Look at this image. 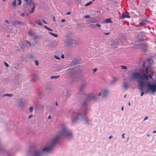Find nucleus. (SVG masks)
Segmentation results:
<instances>
[{
	"instance_id": "nucleus-19",
	"label": "nucleus",
	"mask_w": 156,
	"mask_h": 156,
	"mask_svg": "<svg viewBox=\"0 0 156 156\" xmlns=\"http://www.w3.org/2000/svg\"><path fill=\"white\" fill-rule=\"evenodd\" d=\"M33 106H31L29 108V111L30 112H32L33 111Z\"/></svg>"
},
{
	"instance_id": "nucleus-38",
	"label": "nucleus",
	"mask_w": 156,
	"mask_h": 156,
	"mask_svg": "<svg viewBox=\"0 0 156 156\" xmlns=\"http://www.w3.org/2000/svg\"><path fill=\"white\" fill-rule=\"evenodd\" d=\"M93 72L94 73H95V72H96L97 71V69H93Z\"/></svg>"
},
{
	"instance_id": "nucleus-20",
	"label": "nucleus",
	"mask_w": 156,
	"mask_h": 156,
	"mask_svg": "<svg viewBox=\"0 0 156 156\" xmlns=\"http://www.w3.org/2000/svg\"><path fill=\"white\" fill-rule=\"evenodd\" d=\"M92 3V2H89L86 3L85 4V6H87L90 5Z\"/></svg>"
},
{
	"instance_id": "nucleus-13",
	"label": "nucleus",
	"mask_w": 156,
	"mask_h": 156,
	"mask_svg": "<svg viewBox=\"0 0 156 156\" xmlns=\"http://www.w3.org/2000/svg\"><path fill=\"white\" fill-rule=\"evenodd\" d=\"M105 22L106 23H112V21L111 20V19H107L105 20Z\"/></svg>"
},
{
	"instance_id": "nucleus-39",
	"label": "nucleus",
	"mask_w": 156,
	"mask_h": 156,
	"mask_svg": "<svg viewBox=\"0 0 156 156\" xmlns=\"http://www.w3.org/2000/svg\"><path fill=\"white\" fill-rule=\"evenodd\" d=\"M32 115H30L28 117V119H30L32 117Z\"/></svg>"
},
{
	"instance_id": "nucleus-48",
	"label": "nucleus",
	"mask_w": 156,
	"mask_h": 156,
	"mask_svg": "<svg viewBox=\"0 0 156 156\" xmlns=\"http://www.w3.org/2000/svg\"><path fill=\"white\" fill-rule=\"evenodd\" d=\"M61 57L62 58H64V55L63 54H62L61 56Z\"/></svg>"
},
{
	"instance_id": "nucleus-5",
	"label": "nucleus",
	"mask_w": 156,
	"mask_h": 156,
	"mask_svg": "<svg viewBox=\"0 0 156 156\" xmlns=\"http://www.w3.org/2000/svg\"><path fill=\"white\" fill-rule=\"evenodd\" d=\"M97 98L96 95L91 94L87 97L86 100L87 101H91L93 100H96Z\"/></svg>"
},
{
	"instance_id": "nucleus-16",
	"label": "nucleus",
	"mask_w": 156,
	"mask_h": 156,
	"mask_svg": "<svg viewBox=\"0 0 156 156\" xmlns=\"http://www.w3.org/2000/svg\"><path fill=\"white\" fill-rule=\"evenodd\" d=\"M13 95L12 94H4L3 96H7L9 97L12 96Z\"/></svg>"
},
{
	"instance_id": "nucleus-55",
	"label": "nucleus",
	"mask_w": 156,
	"mask_h": 156,
	"mask_svg": "<svg viewBox=\"0 0 156 156\" xmlns=\"http://www.w3.org/2000/svg\"><path fill=\"white\" fill-rule=\"evenodd\" d=\"M90 25V26H91V27H93V26H94V25H93V24H91V25Z\"/></svg>"
},
{
	"instance_id": "nucleus-59",
	"label": "nucleus",
	"mask_w": 156,
	"mask_h": 156,
	"mask_svg": "<svg viewBox=\"0 0 156 156\" xmlns=\"http://www.w3.org/2000/svg\"><path fill=\"white\" fill-rule=\"evenodd\" d=\"M126 95H125L124 96V98H126Z\"/></svg>"
},
{
	"instance_id": "nucleus-63",
	"label": "nucleus",
	"mask_w": 156,
	"mask_h": 156,
	"mask_svg": "<svg viewBox=\"0 0 156 156\" xmlns=\"http://www.w3.org/2000/svg\"><path fill=\"white\" fill-rule=\"evenodd\" d=\"M128 139H127V141H128Z\"/></svg>"
},
{
	"instance_id": "nucleus-4",
	"label": "nucleus",
	"mask_w": 156,
	"mask_h": 156,
	"mask_svg": "<svg viewBox=\"0 0 156 156\" xmlns=\"http://www.w3.org/2000/svg\"><path fill=\"white\" fill-rule=\"evenodd\" d=\"M148 90L152 93H154L156 91V84H153L149 83L146 84Z\"/></svg>"
},
{
	"instance_id": "nucleus-36",
	"label": "nucleus",
	"mask_w": 156,
	"mask_h": 156,
	"mask_svg": "<svg viewBox=\"0 0 156 156\" xmlns=\"http://www.w3.org/2000/svg\"><path fill=\"white\" fill-rule=\"evenodd\" d=\"M110 34V32H108V33H104V34L105 35H107Z\"/></svg>"
},
{
	"instance_id": "nucleus-37",
	"label": "nucleus",
	"mask_w": 156,
	"mask_h": 156,
	"mask_svg": "<svg viewBox=\"0 0 156 156\" xmlns=\"http://www.w3.org/2000/svg\"><path fill=\"white\" fill-rule=\"evenodd\" d=\"M144 92L143 91H142L141 93L140 96H143L144 95Z\"/></svg>"
},
{
	"instance_id": "nucleus-34",
	"label": "nucleus",
	"mask_w": 156,
	"mask_h": 156,
	"mask_svg": "<svg viewBox=\"0 0 156 156\" xmlns=\"http://www.w3.org/2000/svg\"><path fill=\"white\" fill-rule=\"evenodd\" d=\"M58 77V76H52L51 77V79H52L53 78H56Z\"/></svg>"
},
{
	"instance_id": "nucleus-35",
	"label": "nucleus",
	"mask_w": 156,
	"mask_h": 156,
	"mask_svg": "<svg viewBox=\"0 0 156 156\" xmlns=\"http://www.w3.org/2000/svg\"><path fill=\"white\" fill-rule=\"evenodd\" d=\"M86 104V101H84L83 102V105L84 106H85Z\"/></svg>"
},
{
	"instance_id": "nucleus-28",
	"label": "nucleus",
	"mask_w": 156,
	"mask_h": 156,
	"mask_svg": "<svg viewBox=\"0 0 156 156\" xmlns=\"http://www.w3.org/2000/svg\"><path fill=\"white\" fill-rule=\"evenodd\" d=\"M84 18H85L87 19V18H90V17L89 16L86 15L84 16Z\"/></svg>"
},
{
	"instance_id": "nucleus-26",
	"label": "nucleus",
	"mask_w": 156,
	"mask_h": 156,
	"mask_svg": "<svg viewBox=\"0 0 156 156\" xmlns=\"http://www.w3.org/2000/svg\"><path fill=\"white\" fill-rule=\"evenodd\" d=\"M4 63L5 66L6 67H8L9 66V64L7 63L6 62H4Z\"/></svg>"
},
{
	"instance_id": "nucleus-12",
	"label": "nucleus",
	"mask_w": 156,
	"mask_h": 156,
	"mask_svg": "<svg viewBox=\"0 0 156 156\" xmlns=\"http://www.w3.org/2000/svg\"><path fill=\"white\" fill-rule=\"evenodd\" d=\"M35 23L39 25L40 26H42L43 24L42 23L40 22V20H36V22H35Z\"/></svg>"
},
{
	"instance_id": "nucleus-45",
	"label": "nucleus",
	"mask_w": 156,
	"mask_h": 156,
	"mask_svg": "<svg viewBox=\"0 0 156 156\" xmlns=\"http://www.w3.org/2000/svg\"><path fill=\"white\" fill-rule=\"evenodd\" d=\"M124 133H123L122 135V137L123 139H124V138H125V136H124Z\"/></svg>"
},
{
	"instance_id": "nucleus-62",
	"label": "nucleus",
	"mask_w": 156,
	"mask_h": 156,
	"mask_svg": "<svg viewBox=\"0 0 156 156\" xmlns=\"http://www.w3.org/2000/svg\"><path fill=\"white\" fill-rule=\"evenodd\" d=\"M150 62H152V60H150Z\"/></svg>"
},
{
	"instance_id": "nucleus-21",
	"label": "nucleus",
	"mask_w": 156,
	"mask_h": 156,
	"mask_svg": "<svg viewBox=\"0 0 156 156\" xmlns=\"http://www.w3.org/2000/svg\"><path fill=\"white\" fill-rule=\"evenodd\" d=\"M84 87V85H83L81 86V88L79 89V90L81 91L82 90H83V88Z\"/></svg>"
},
{
	"instance_id": "nucleus-53",
	"label": "nucleus",
	"mask_w": 156,
	"mask_h": 156,
	"mask_svg": "<svg viewBox=\"0 0 156 156\" xmlns=\"http://www.w3.org/2000/svg\"><path fill=\"white\" fill-rule=\"evenodd\" d=\"M53 20L54 21H55V18L54 16L53 17Z\"/></svg>"
},
{
	"instance_id": "nucleus-10",
	"label": "nucleus",
	"mask_w": 156,
	"mask_h": 156,
	"mask_svg": "<svg viewBox=\"0 0 156 156\" xmlns=\"http://www.w3.org/2000/svg\"><path fill=\"white\" fill-rule=\"evenodd\" d=\"M108 91L107 90H105L102 92V96L103 97H105L108 95Z\"/></svg>"
},
{
	"instance_id": "nucleus-29",
	"label": "nucleus",
	"mask_w": 156,
	"mask_h": 156,
	"mask_svg": "<svg viewBox=\"0 0 156 156\" xmlns=\"http://www.w3.org/2000/svg\"><path fill=\"white\" fill-rule=\"evenodd\" d=\"M140 24L142 26H144L145 25V23H144V21L140 23Z\"/></svg>"
},
{
	"instance_id": "nucleus-41",
	"label": "nucleus",
	"mask_w": 156,
	"mask_h": 156,
	"mask_svg": "<svg viewBox=\"0 0 156 156\" xmlns=\"http://www.w3.org/2000/svg\"><path fill=\"white\" fill-rule=\"evenodd\" d=\"M20 16H24V13H22V14L20 15Z\"/></svg>"
},
{
	"instance_id": "nucleus-42",
	"label": "nucleus",
	"mask_w": 156,
	"mask_h": 156,
	"mask_svg": "<svg viewBox=\"0 0 156 156\" xmlns=\"http://www.w3.org/2000/svg\"><path fill=\"white\" fill-rule=\"evenodd\" d=\"M42 22L44 23L47 24V23L44 20H42Z\"/></svg>"
},
{
	"instance_id": "nucleus-2",
	"label": "nucleus",
	"mask_w": 156,
	"mask_h": 156,
	"mask_svg": "<svg viewBox=\"0 0 156 156\" xmlns=\"http://www.w3.org/2000/svg\"><path fill=\"white\" fill-rule=\"evenodd\" d=\"M145 72L147 75L144 73L141 75L139 73H133L131 75V78L133 79H138L139 82L140 81H142L144 79L148 80V77L153 79L152 76H153L154 73L153 70L150 69V67H147L145 69Z\"/></svg>"
},
{
	"instance_id": "nucleus-50",
	"label": "nucleus",
	"mask_w": 156,
	"mask_h": 156,
	"mask_svg": "<svg viewBox=\"0 0 156 156\" xmlns=\"http://www.w3.org/2000/svg\"><path fill=\"white\" fill-rule=\"evenodd\" d=\"M101 92H100V93H99V94H98V96H101Z\"/></svg>"
},
{
	"instance_id": "nucleus-64",
	"label": "nucleus",
	"mask_w": 156,
	"mask_h": 156,
	"mask_svg": "<svg viewBox=\"0 0 156 156\" xmlns=\"http://www.w3.org/2000/svg\"><path fill=\"white\" fill-rule=\"evenodd\" d=\"M94 0H93V1H94Z\"/></svg>"
},
{
	"instance_id": "nucleus-27",
	"label": "nucleus",
	"mask_w": 156,
	"mask_h": 156,
	"mask_svg": "<svg viewBox=\"0 0 156 156\" xmlns=\"http://www.w3.org/2000/svg\"><path fill=\"white\" fill-rule=\"evenodd\" d=\"M119 80L118 78H114L113 79V81L114 82H115L117 80Z\"/></svg>"
},
{
	"instance_id": "nucleus-31",
	"label": "nucleus",
	"mask_w": 156,
	"mask_h": 156,
	"mask_svg": "<svg viewBox=\"0 0 156 156\" xmlns=\"http://www.w3.org/2000/svg\"><path fill=\"white\" fill-rule=\"evenodd\" d=\"M26 42L27 44H29V45L30 46H31V44L30 43V42H29L28 41H26Z\"/></svg>"
},
{
	"instance_id": "nucleus-9",
	"label": "nucleus",
	"mask_w": 156,
	"mask_h": 156,
	"mask_svg": "<svg viewBox=\"0 0 156 156\" xmlns=\"http://www.w3.org/2000/svg\"><path fill=\"white\" fill-rule=\"evenodd\" d=\"M75 41L72 39H70L66 43V44L67 45H73V41Z\"/></svg>"
},
{
	"instance_id": "nucleus-52",
	"label": "nucleus",
	"mask_w": 156,
	"mask_h": 156,
	"mask_svg": "<svg viewBox=\"0 0 156 156\" xmlns=\"http://www.w3.org/2000/svg\"><path fill=\"white\" fill-rule=\"evenodd\" d=\"M123 108H124L123 107V106H122L121 107V108L122 111L123 110Z\"/></svg>"
},
{
	"instance_id": "nucleus-24",
	"label": "nucleus",
	"mask_w": 156,
	"mask_h": 156,
	"mask_svg": "<svg viewBox=\"0 0 156 156\" xmlns=\"http://www.w3.org/2000/svg\"><path fill=\"white\" fill-rule=\"evenodd\" d=\"M121 68L122 69H127V67L126 66H121Z\"/></svg>"
},
{
	"instance_id": "nucleus-6",
	"label": "nucleus",
	"mask_w": 156,
	"mask_h": 156,
	"mask_svg": "<svg viewBox=\"0 0 156 156\" xmlns=\"http://www.w3.org/2000/svg\"><path fill=\"white\" fill-rule=\"evenodd\" d=\"M129 13L128 12H123L122 14V16L121 17L122 19H123L125 18H130Z\"/></svg>"
},
{
	"instance_id": "nucleus-56",
	"label": "nucleus",
	"mask_w": 156,
	"mask_h": 156,
	"mask_svg": "<svg viewBox=\"0 0 156 156\" xmlns=\"http://www.w3.org/2000/svg\"><path fill=\"white\" fill-rule=\"evenodd\" d=\"M55 104H56V105H58V103H57V102H55Z\"/></svg>"
},
{
	"instance_id": "nucleus-57",
	"label": "nucleus",
	"mask_w": 156,
	"mask_h": 156,
	"mask_svg": "<svg viewBox=\"0 0 156 156\" xmlns=\"http://www.w3.org/2000/svg\"><path fill=\"white\" fill-rule=\"evenodd\" d=\"M142 66H143V67H144L145 66H144V64H143V65H142Z\"/></svg>"
},
{
	"instance_id": "nucleus-47",
	"label": "nucleus",
	"mask_w": 156,
	"mask_h": 156,
	"mask_svg": "<svg viewBox=\"0 0 156 156\" xmlns=\"http://www.w3.org/2000/svg\"><path fill=\"white\" fill-rule=\"evenodd\" d=\"M71 12H67L66 14L67 15H69L70 14Z\"/></svg>"
},
{
	"instance_id": "nucleus-22",
	"label": "nucleus",
	"mask_w": 156,
	"mask_h": 156,
	"mask_svg": "<svg viewBox=\"0 0 156 156\" xmlns=\"http://www.w3.org/2000/svg\"><path fill=\"white\" fill-rule=\"evenodd\" d=\"M16 0H14L13 2L12 5L13 6H16Z\"/></svg>"
},
{
	"instance_id": "nucleus-17",
	"label": "nucleus",
	"mask_w": 156,
	"mask_h": 156,
	"mask_svg": "<svg viewBox=\"0 0 156 156\" xmlns=\"http://www.w3.org/2000/svg\"><path fill=\"white\" fill-rule=\"evenodd\" d=\"M21 23L19 21H15L14 22V25H16V24H20Z\"/></svg>"
},
{
	"instance_id": "nucleus-54",
	"label": "nucleus",
	"mask_w": 156,
	"mask_h": 156,
	"mask_svg": "<svg viewBox=\"0 0 156 156\" xmlns=\"http://www.w3.org/2000/svg\"><path fill=\"white\" fill-rule=\"evenodd\" d=\"M156 132V130H154L153 131V133H154Z\"/></svg>"
},
{
	"instance_id": "nucleus-1",
	"label": "nucleus",
	"mask_w": 156,
	"mask_h": 156,
	"mask_svg": "<svg viewBox=\"0 0 156 156\" xmlns=\"http://www.w3.org/2000/svg\"><path fill=\"white\" fill-rule=\"evenodd\" d=\"M59 134L58 136H55L50 143L48 144V146L45 147L42 149L35 151L32 156H41L43 153L49 152L52 150L53 147L58 142L60 137H67L70 139L73 137V133L65 127L62 128L59 130Z\"/></svg>"
},
{
	"instance_id": "nucleus-33",
	"label": "nucleus",
	"mask_w": 156,
	"mask_h": 156,
	"mask_svg": "<svg viewBox=\"0 0 156 156\" xmlns=\"http://www.w3.org/2000/svg\"><path fill=\"white\" fill-rule=\"evenodd\" d=\"M148 118L146 116L144 118V119L143 121H144L145 120H147L148 119Z\"/></svg>"
},
{
	"instance_id": "nucleus-18",
	"label": "nucleus",
	"mask_w": 156,
	"mask_h": 156,
	"mask_svg": "<svg viewBox=\"0 0 156 156\" xmlns=\"http://www.w3.org/2000/svg\"><path fill=\"white\" fill-rule=\"evenodd\" d=\"M44 28H46L48 30L52 31V30L50 28L48 27H47L46 26L44 25Z\"/></svg>"
},
{
	"instance_id": "nucleus-49",
	"label": "nucleus",
	"mask_w": 156,
	"mask_h": 156,
	"mask_svg": "<svg viewBox=\"0 0 156 156\" xmlns=\"http://www.w3.org/2000/svg\"><path fill=\"white\" fill-rule=\"evenodd\" d=\"M5 22L7 23H9V21L8 20H6L5 21Z\"/></svg>"
},
{
	"instance_id": "nucleus-8",
	"label": "nucleus",
	"mask_w": 156,
	"mask_h": 156,
	"mask_svg": "<svg viewBox=\"0 0 156 156\" xmlns=\"http://www.w3.org/2000/svg\"><path fill=\"white\" fill-rule=\"evenodd\" d=\"M32 5H33V6L31 9V10L29 12L30 13H33L34 12L36 4L35 3L33 2L32 3Z\"/></svg>"
},
{
	"instance_id": "nucleus-32",
	"label": "nucleus",
	"mask_w": 156,
	"mask_h": 156,
	"mask_svg": "<svg viewBox=\"0 0 156 156\" xmlns=\"http://www.w3.org/2000/svg\"><path fill=\"white\" fill-rule=\"evenodd\" d=\"M19 1L18 5H20L21 3V0H18Z\"/></svg>"
},
{
	"instance_id": "nucleus-7",
	"label": "nucleus",
	"mask_w": 156,
	"mask_h": 156,
	"mask_svg": "<svg viewBox=\"0 0 156 156\" xmlns=\"http://www.w3.org/2000/svg\"><path fill=\"white\" fill-rule=\"evenodd\" d=\"M146 83H145L144 80L140 81V82H139L140 89V91L143 90V87L144 85H146Z\"/></svg>"
},
{
	"instance_id": "nucleus-51",
	"label": "nucleus",
	"mask_w": 156,
	"mask_h": 156,
	"mask_svg": "<svg viewBox=\"0 0 156 156\" xmlns=\"http://www.w3.org/2000/svg\"><path fill=\"white\" fill-rule=\"evenodd\" d=\"M51 118L50 116H49L48 117V119H50Z\"/></svg>"
},
{
	"instance_id": "nucleus-44",
	"label": "nucleus",
	"mask_w": 156,
	"mask_h": 156,
	"mask_svg": "<svg viewBox=\"0 0 156 156\" xmlns=\"http://www.w3.org/2000/svg\"><path fill=\"white\" fill-rule=\"evenodd\" d=\"M96 25L97 27H101V25H100V24H97Z\"/></svg>"
},
{
	"instance_id": "nucleus-30",
	"label": "nucleus",
	"mask_w": 156,
	"mask_h": 156,
	"mask_svg": "<svg viewBox=\"0 0 156 156\" xmlns=\"http://www.w3.org/2000/svg\"><path fill=\"white\" fill-rule=\"evenodd\" d=\"M55 57L57 59H60V58L58 56H57L55 55Z\"/></svg>"
},
{
	"instance_id": "nucleus-61",
	"label": "nucleus",
	"mask_w": 156,
	"mask_h": 156,
	"mask_svg": "<svg viewBox=\"0 0 156 156\" xmlns=\"http://www.w3.org/2000/svg\"><path fill=\"white\" fill-rule=\"evenodd\" d=\"M147 136H149V134H148V135H147Z\"/></svg>"
},
{
	"instance_id": "nucleus-14",
	"label": "nucleus",
	"mask_w": 156,
	"mask_h": 156,
	"mask_svg": "<svg viewBox=\"0 0 156 156\" xmlns=\"http://www.w3.org/2000/svg\"><path fill=\"white\" fill-rule=\"evenodd\" d=\"M95 19V18H93L90 20V23H94L96 22Z\"/></svg>"
},
{
	"instance_id": "nucleus-58",
	"label": "nucleus",
	"mask_w": 156,
	"mask_h": 156,
	"mask_svg": "<svg viewBox=\"0 0 156 156\" xmlns=\"http://www.w3.org/2000/svg\"><path fill=\"white\" fill-rule=\"evenodd\" d=\"M128 105H130V102H129V103H128Z\"/></svg>"
},
{
	"instance_id": "nucleus-11",
	"label": "nucleus",
	"mask_w": 156,
	"mask_h": 156,
	"mask_svg": "<svg viewBox=\"0 0 156 156\" xmlns=\"http://www.w3.org/2000/svg\"><path fill=\"white\" fill-rule=\"evenodd\" d=\"M123 87H124L126 89H128V83L126 82H123Z\"/></svg>"
},
{
	"instance_id": "nucleus-60",
	"label": "nucleus",
	"mask_w": 156,
	"mask_h": 156,
	"mask_svg": "<svg viewBox=\"0 0 156 156\" xmlns=\"http://www.w3.org/2000/svg\"><path fill=\"white\" fill-rule=\"evenodd\" d=\"M28 0H25V1H26V2H27V1H28Z\"/></svg>"
},
{
	"instance_id": "nucleus-23",
	"label": "nucleus",
	"mask_w": 156,
	"mask_h": 156,
	"mask_svg": "<svg viewBox=\"0 0 156 156\" xmlns=\"http://www.w3.org/2000/svg\"><path fill=\"white\" fill-rule=\"evenodd\" d=\"M20 105H21L22 107H23L24 105V104H23V103L22 101H21L20 102Z\"/></svg>"
},
{
	"instance_id": "nucleus-46",
	"label": "nucleus",
	"mask_w": 156,
	"mask_h": 156,
	"mask_svg": "<svg viewBox=\"0 0 156 156\" xmlns=\"http://www.w3.org/2000/svg\"><path fill=\"white\" fill-rule=\"evenodd\" d=\"M112 136H110L109 137H108V138L109 139H112Z\"/></svg>"
},
{
	"instance_id": "nucleus-43",
	"label": "nucleus",
	"mask_w": 156,
	"mask_h": 156,
	"mask_svg": "<svg viewBox=\"0 0 156 156\" xmlns=\"http://www.w3.org/2000/svg\"><path fill=\"white\" fill-rule=\"evenodd\" d=\"M61 21L62 23L64 22L65 21V20L64 19H62L61 20Z\"/></svg>"
},
{
	"instance_id": "nucleus-3",
	"label": "nucleus",
	"mask_w": 156,
	"mask_h": 156,
	"mask_svg": "<svg viewBox=\"0 0 156 156\" xmlns=\"http://www.w3.org/2000/svg\"><path fill=\"white\" fill-rule=\"evenodd\" d=\"M73 117L72 119V122L73 123H75L78 122V121L80 118L85 120L87 118L85 116V113L84 116H82V114H80V113H75V112H73Z\"/></svg>"
},
{
	"instance_id": "nucleus-15",
	"label": "nucleus",
	"mask_w": 156,
	"mask_h": 156,
	"mask_svg": "<svg viewBox=\"0 0 156 156\" xmlns=\"http://www.w3.org/2000/svg\"><path fill=\"white\" fill-rule=\"evenodd\" d=\"M49 33L55 37H57L58 36V35L57 34H55L51 32H49Z\"/></svg>"
},
{
	"instance_id": "nucleus-25",
	"label": "nucleus",
	"mask_w": 156,
	"mask_h": 156,
	"mask_svg": "<svg viewBox=\"0 0 156 156\" xmlns=\"http://www.w3.org/2000/svg\"><path fill=\"white\" fill-rule=\"evenodd\" d=\"M35 63L36 66H38V65L39 62L37 60H36L35 61Z\"/></svg>"
},
{
	"instance_id": "nucleus-40",
	"label": "nucleus",
	"mask_w": 156,
	"mask_h": 156,
	"mask_svg": "<svg viewBox=\"0 0 156 156\" xmlns=\"http://www.w3.org/2000/svg\"><path fill=\"white\" fill-rule=\"evenodd\" d=\"M29 56H30V58H33V55H29Z\"/></svg>"
}]
</instances>
